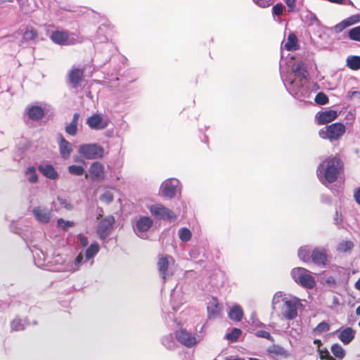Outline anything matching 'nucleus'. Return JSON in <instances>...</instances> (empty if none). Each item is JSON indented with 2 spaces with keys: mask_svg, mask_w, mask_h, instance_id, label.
<instances>
[{
  "mask_svg": "<svg viewBox=\"0 0 360 360\" xmlns=\"http://www.w3.org/2000/svg\"><path fill=\"white\" fill-rule=\"evenodd\" d=\"M324 167V178L328 183H333L338 179V174L343 167V163L340 158L335 156L327 158L321 164L317 172L321 167Z\"/></svg>",
  "mask_w": 360,
  "mask_h": 360,
  "instance_id": "obj_1",
  "label": "nucleus"
},
{
  "mask_svg": "<svg viewBox=\"0 0 360 360\" xmlns=\"http://www.w3.org/2000/svg\"><path fill=\"white\" fill-rule=\"evenodd\" d=\"M346 132V127L341 122H335L319 129V135L322 139L328 140L330 142L338 141Z\"/></svg>",
  "mask_w": 360,
  "mask_h": 360,
  "instance_id": "obj_2",
  "label": "nucleus"
},
{
  "mask_svg": "<svg viewBox=\"0 0 360 360\" xmlns=\"http://www.w3.org/2000/svg\"><path fill=\"white\" fill-rule=\"evenodd\" d=\"M291 276L294 281L302 286L309 289L314 288L316 281L309 271L302 267H296L291 271Z\"/></svg>",
  "mask_w": 360,
  "mask_h": 360,
  "instance_id": "obj_3",
  "label": "nucleus"
},
{
  "mask_svg": "<svg viewBox=\"0 0 360 360\" xmlns=\"http://www.w3.org/2000/svg\"><path fill=\"white\" fill-rule=\"evenodd\" d=\"M79 153L88 160L101 158L104 155V149L97 144H84L80 146Z\"/></svg>",
  "mask_w": 360,
  "mask_h": 360,
  "instance_id": "obj_4",
  "label": "nucleus"
},
{
  "mask_svg": "<svg viewBox=\"0 0 360 360\" xmlns=\"http://www.w3.org/2000/svg\"><path fill=\"white\" fill-rule=\"evenodd\" d=\"M174 336L179 343L188 348L195 346L199 342L195 335L183 328L176 330Z\"/></svg>",
  "mask_w": 360,
  "mask_h": 360,
  "instance_id": "obj_5",
  "label": "nucleus"
},
{
  "mask_svg": "<svg viewBox=\"0 0 360 360\" xmlns=\"http://www.w3.org/2000/svg\"><path fill=\"white\" fill-rule=\"evenodd\" d=\"M153 216L160 219L175 220L176 219L174 213L162 205H155L150 207Z\"/></svg>",
  "mask_w": 360,
  "mask_h": 360,
  "instance_id": "obj_6",
  "label": "nucleus"
},
{
  "mask_svg": "<svg viewBox=\"0 0 360 360\" xmlns=\"http://www.w3.org/2000/svg\"><path fill=\"white\" fill-rule=\"evenodd\" d=\"M115 222V219L113 216H107L98 223L97 233L101 239L105 240L108 237Z\"/></svg>",
  "mask_w": 360,
  "mask_h": 360,
  "instance_id": "obj_7",
  "label": "nucleus"
},
{
  "mask_svg": "<svg viewBox=\"0 0 360 360\" xmlns=\"http://www.w3.org/2000/svg\"><path fill=\"white\" fill-rule=\"evenodd\" d=\"M311 260L316 265L326 266L327 263V251L323 248H316L313 250Z\"/></svg>",
  "mask_w": 360,
  "mask_h": 360,
  "instance_id": "obj_8",
  "label": "nucleus"
},
{
  "mask_svg": "<svg viewBox=\"0 0 360 360\" xmlns=\"http://www.w3.org/2000/svg\"><path fill=\"white\" fill-rule=\"evenodd\" d=\"M86 124L92 129H103L108 126V121H103V117L99 114H94L86 120Z\"/></svg>",
  "mask_w": 360,
  "mask_h": 360,
  "instance_id": "obj_9",
  "label": "nucleus"
},
{
  "mask_svg": "<svg viewBox=\"0 0 360 360\" xmlns=\"http://www.w3.org/2000/svg\"><path fill=\"white\" fill-rule=\"evenodd\" d=\"M58 146L61 157L65 160L68 159L72 151V146L62 134L58 135Z\"/></svg>",
  "mask_w": 360,
  "mask_h": 360,
  "instance_id": "obj_10",
  "label": "nucleus"
},
{
  "mask_svg": "<svg viewBox=\"0 0 360 360\" xmlns=\"http://www.w3.org/2000/svg\"><path fill=\"white\" fill-rule=\"evenodd\" d=\"M337 117L338 113L335 110H329L318 113L316 120L318 124L322 125L335 120Z\"/></svg>",
  "mask_w": 360,
  "mask_h": 360,
  "instance_id": "obj_11",
  "label": "nucleus"
},
{
  "mask_svg": "<svg viewBox=\"0 0 360 360\" xmlns=\"http://www.w3.org/2000/svg\"><path fill=\"white\" fill-rule=\"evenodd\" d=\"M91 180H103L105 177L104 167L99 162H94L89 168Z\"/></svg>",
  "mask_w": 360,
  "mask_h": 360,
  "instance_id": "obj_12",
  "label": "nucleus"
},
{
  "mask_svg": "<svg viewBox=\"0 0 360 360\" xmlns=\"http://www.w3.org/2000/svg\"><path fill=\"white\" fill-rule=\"evenodd\" d=\"M285 309L283 312V316L288 320L295 319L297 315V301L296 300H285L284 302Z\"/></svg>",
  "mask_w": 360,
  "mask_h": 360,
  "instance_id": "obj_13",
  "label": "nucleus"
},
{
  "mask_svg": "<svg viewBox=\"0 0 360 360\" xmlns=\"http://www.w3.org/2000/svg\"><path fill=\"white\" fill-rule=\"evenodd\" d=\"M50 39L53 43L64 46L68 44L69 35L67 31L56 30L51 33Z\"/></svg>",
  "mask_w": 360,
  "mask_h": 360,
  "instance_id": "obj_14",
  "label": "nucleus"
},
{
  "mask_svg": "<svg viewBox=\"0 0 360 360\" xmlns=\"http://www.w3.org/2000/svg\"><path fill=\"white\" fill-rule=\"evenodd\" d=\"M84 77V70L77 68L72 69L68 75L69 81L74 87L77 86L82 82Z\"/></svg>",
  "mask_w": 360,
  "mask_h": 360,
  "instance_id": "obj_15",
  "label": "nucleus"
},
{
  "mask_svg": "<svg viewBox=\"0 0 360 360\" xmlns=\"http://www.w3.org/2000/svg\"><path fill=\"white\" fill-rule=\"evenodd\" d=\"M39 171L46 178L55 180L58 177V174L52 165H39Z\"/></svg>",
  "mask_w": 360,
  "mask_h": 360,
  "instance_id": "obj_16",
  "label": "nucleus"
},
{
  "mask_svg": "<svg viewBox=\"0 0 360 360\" xmlns=\"http://www.w3.org/2000/svg\"><path fill=\"white\" fill-rule=\"evenodd\" d=\"M208 318L212 319L217 316L221 311L219 300L216 297H212L207 307Z\"/></svg>",
  "mask_w": 360,
  "mask_h": 360,
  "instance_id": "obj_17",
  "label": "nucleus"
},
{
  "mask_svg": "<svg viewBox=\"0 0 360 360\" xmlns=\"http://www.w3.org/2000/svg\"><path fill=\"white\" fill-rule=\"evenodd\" d=\"M36 219L42 223H48L51 219V213L41 207H37L32 210Z\"/></svg>",
  "mask_w": 360,
  "mask_h": 360,
  "instance_id": "obj_18",
  "label": "nucleus"
},
{
  "mask_svg": "<svg viewBox=\"0 0 360 360\" xmlns=\"http://www.w3.org/2000/svg\"><path fill=\"white\" fill-rule=\"evenodd\" d=\"M355 337V330L351 327H347L341 330L338 335V338L344 345L350 343Z\"/></svg>",
  "mask_w": 360,
  "mask_h": 360,
  "instance_id": "obj_19",
  "label": "nucleus"
},
{
  "mask_svg": "<svg viewBox=\"0 0 360 360\" xmlns=\"http://www.w3.org/2000/svg\"><path fill=\"white\" fill-rule=\"evenodd\" d=\"M268 354L271 356L287 357L288 356V351L279 345H272L266 349Z\"/></svg>",
  "mask_w": 360,
  "mask_h": 360,
  "instance_id": "obj_20",
  "label": "nucleus"
},
{
  "mask_svg": "<svg viewBox=\"0 0 360 360\" xmlns=\"http://www.w3.org/2000/svg\"><path fill=\"white\" fill-rule=\"evenodd\" d=\"M27 115L32 120H39L44 116V109L38 105H32L28 108Z\"/></svg>",
  "mask_w": 360,
  "mask_h": 360,
  "instance_id": "obj_21",
  "label": "nucleus"
},
{
  "mask_svg": "<svg viewBox=\"0 0 360 360\" xmlns=\"http://www.w3.org/2000/svg\"><path fill=\"white\" fill-rule=\"evenodd\" d=\"M153 226V220L148 217H143L136 222V229L139 231H147Z\"/></svg>",
  "mask_w": 360,
  "mask_h": 360,
  "instance_id": "obj_22",
  "label": "nucleus"
},
{
  "mask_svg": "<svg viewBox=\"0 0 360 360\" xmlns=\"http://www.w3.org/2000/svg\"><path fill=\"white\" fill-rule=\"evenodd\" d=\"M79 118V114L75 112L73 115L71 122L65 127V131L67 134L75 136L77 133V123Z\"/></svg>",
  "mask_w": 360,
  "mask_h": 360,
  "instance_id": "obj_23",
  "label": "nucleus"
},
{
  "mask_svg": "<svg viewBox=\"0 0 360 360\" xmlns=\"http://www.w3.org/2000/svg\"><path fill=\"white\" fill-rule=\"evenodd\" d=\"M285 49L287 51H295L299 49L298 41L295 34L290 33L288 35L287 42L285 44Z\"/></svg>",
  "mask_w": 360,
  "mask_h": 360,
  "instance_id": "obj_24",
  "label": "nucleus"
},
{
  "mask_svg": "<svg viewBox=\"0 0 360 360\" xmlns=\"http://www.w3.org/2000/svg\"><path fill=\"white\" fill-rule=\"evenodd\" d=\"M243 316V311L239 305H234L229 311V317L235 321H240Z\"/></svg>",
  "mask_w": 360,
  "mask_h": 360,
  "instance_id": "obj_25",
  "label": "nucleus"
},
{
  "mask_svg": "<svg viewBox=\"0 0 360 360\" xmlns=\"http://www.w3.org/2000/svg\"><path fill=\"white\" fill-rule=\"evenodd\" d=\"M158 270L164 280L166 279L169 268V262L166 257H161L158 262Z\"/></svg>",
  "mask_w": 360,
  "mask_h": 360,
  "instance_id": "obj_26",
  "label": "nucleus"
},
{
  "mask_svg": "<svg viewBox=\"0 0 360 360\" xmlns=\"http://www.w3.org/2000/svg\"><path fill=\"white\" fill-rule=\"evenodd\" d=\"M176 186L171 181H166L162 186V193L165 196L173 198L176 195Z\"/></svg>",
  "mask_w": 360,
  "mask_h": 360,
  "instance_id": "obj_27",
  "label": "nucleus"
},
{
  "mask_svg": "<svg viewBox=\"0 0 360 360\" xmlns=\"http://www.w3.org/2000/svg\"><path fill=\"white\" fill-rule=\"evenodd\" d=\"M347 65L351 70H357L360 69V56H349L347 59Z\"/></svg>",
  "mask_w": 360,
  "mask_h": 360,
  "instance_id": "obj_28",
  "label": "nucleus"
},
{
  "mask_svg": "<svg viewBox=\"0 0 360 360\" xmlns=\"http://www.w3.org/2000/svg\"><path fill=\"white\" fill-rule=\"evenodd\" d=\"M311 252L307 246L301 247L298 250V257L303 262H307L311 260Z\"/></svg>",
  "mask_w": 360,
  "mask_h": 360,
  "instance_id": "obj_29",
  "label": "nucleus"
},
{
  "mask_svg": "<svg viewBox=\"0 0 360 360\" xmlns=\"http://www.w3.org/2000/svg\"><path fill=\"white\" fill-rule=\"evenodd\" d=\"M331 352L338 359H342L345 356L344 349L338 344H333L331 346Z\"/></svg>",
  "mask_w": 360,
  "mask_h": 360,
  "instance_id": "obj_30",
  "label": "nucleus"
},
{
  "mask_svg": "<svg viewBox=\"0 0 360 360\" xmlns=\"http://www.w3.org/2000/svg\"><path fill=\"white\" fill-rule=\"evenodd\" d=\"M25 174L28 176L27 179L30 183H37L38 181V175L36 172V168L33 166L27 167Z\"/></svg>",
  "mask_w": 360,
  "mask_h": 360,
  "instance_id": "obj_31",
  "label": "nucleus"
},
{
  "mask_svg": "<svg viewBox=\"0 0 360 360\" xmlns=\"http://www.w3.org/2000/svg\"><path fill=\"white\" fill-rule=\"evenodd\" d=\"M179 236L181 241L188 242L191 240L192 233L187 228H181L179 230Z\"/></svg>",
  "mask_w": 360,
  "mask_h": 360,
  "instance_id": "obj_32",
  "label": "nucleus"
},
{
  "mask_svg": "<svg viewBox=\"0 0 360 360\" xmlns=\"http://www.w3.org/2000/svg\"><path fill=\"white\" fill-rule=\"evenodd\" d=\"M242 331L240 329L234 328L231 333H228L226 335V338L227 340L231 342H236L239 337L241 335Z\"/></svg>",
  "mask_w": 360,
  "mask_h": 360,
  "instance_id": "obj_33",
  "label": "nucleus"
},
{
  "mask_svg": "<svg viewBox=\"0 0 360 360\" xmlns=\"http://www.w3.org/2000/svg\"><path fill=\"white\" fill-rule=\"evenodd\" d=\"M350 39L360 42V25L350 29L348 32Z\"/></svg>",
  "mask_w": 360,
  "mask_h": 360,
  "instance_id": "obj_34",
  "label": "nucleus"
},
{
  "mask_svg": "<svg viewBox=\"0 0 360 360\" xmlns=\"http://www.w3.org/2000/svg\"><path fill=\"white\" fill-rule=\"evenodd\" d=\"M99 250V247L97 243L91 244L86 250V257L89 259L94 257Z\"/></svg>",
  "mask_w": 360,
  "mask_h": 360,
  "instance_id": "obj_35",
  "label": "nucleus"
},
{
  "mask_svg": "<svg viewBox=\"0 0 360 360\" xmlns=\"http://www.w3.org/2000/svg\"><path fill=\"white\" fill-rule=\"evenodd\" d=\"M354 247V244L350 240H344L339 243L338 250L341 252H347L351 250Z\"/></svg>",
  "mask_w": 360,
  "mask_h": 360,
  "instance_id": "obj_36",
  "label": "nucleus"
},
{
  "mask_svg": "<svg viewBox=\"0 0 360 360\" xmlns=\"http://www.w3.org/2000/svg\"><path fill=\"white\" fill-rule=\"evenodd\" d=\"M68 172L75 175L80 176L84 172V167L80 165H70L68 167Z\"/></svg>",
  "mask_w": 360,
  "mask_h": 360,
  "instance_id": "obj_37",
  "label": "nucleus"
},
{
  "mask_svg": "<svg viewBox=\"0 0 360 360\" xmlns=\"http://www.w3.org/2000/svg\"><path fill=\"white\" fill-rule=\"evenodd\" d=\"M315 102L319 105H325L329 102L328 97L326 94L323 92H319L316 94L315 97Z\"/></svg>",
  "mask_w": 360,
  "mask_h": 360,
  "instance_id": "obj_38",
  "label": "nucleus"
},
{
  "mask_svg": "<svg viewBox=\"0 0 360 360\" xmlns=\"http://www.w3.org/2000/svg\"><path fill=\"white\" fill-rule=\"evenodd\" d=\"M329 330L330 325L326 321H322L316 326V328L314 329V332L321 333L323 332L328 331Z\"/></svg>",
  "mask_w": 360,
  "mask_h": 360,
  "instance_id": "obj_39",
  "label": "nucleus"
},
{
  "mask_svg": "<svg viewBox=\"0 0 360 360\" xmlns=\"http://www.w3.org/2000/svg\"><path fill=\"white\" fill-rule=\"evenodd\" d=\"M57 225L63 231H66L69 227H72L74 226V223L71 221H65L63 219L60 218L57 221Z\"/></svg>",
  "mask_w": 360,
  "mask_h": 360,
  "instance_id": "obj_40",
  "label": "nucleus"
},
{
  "mask_svg": "<svg viewBox=\"0 0 360 360\" xmlns=\"http://www.w3.org/2000/svg\"><path fill=\"white\" fill-rule=\"evenodd\" d=\"M255 335L258 338H265L271 342H274V338L271 335V334L269 332L266 330H257L255 333Z\"/></svg>",
  "mask_w": 360,
  "mask_h": 360,
  "instance_id": "obj_41",
  "label": "nucleus"
},
{
  "mask_svg": "<svg viewBox=\"0 0 360 360\" xmlns=\"http://www.w3.org/2000/svg\"><path fill=\"white\" fill-rule=\"evenodd\" d=\"M360 22V14H356L351 15L350 17L345 19L346 25L351 26L355 23Z\"/></svg>",
  "mask_w": 360,
  "mask_h": 360,
  "instance_id": "obj_42",
  "label": "nucleus"
},
{
  "mask_svg": "<svg viewBox=\"0 0 360 360\" xmlns=\"http://www.w3.org/2000/svg\"><path fill=\"white\" fill-rule=\"evenodd\" d=\"M11 327L12 330L15 331L21 330L24 328L23 324L21 323L20 319H14L11 323Z\"/></svg>",
  "mask_w": 360,
  "mask_h": 360,
  "instance_id": "obj_43",
  "label": "nucleus"
},
{
  "mask_svg": "<svg viewBox=\"0 0 360 360\" xmlns=\"http://www.w3.org/2000/svg\"><path fill=\"white\" fill-rule=\"evenodd\" d=\"M293 71L294 72L299 74L303 78H306L308 75L307 70L300 64H298Z\"/></svg>",
  "mask_w": 360,
  "mask_h": 360,
  "instance_id": "obj_44",
  "label": "nucleus"
},
{
  "mask_svg": "<svg viewBox=\"0 0 360 360\" xmlns=\"http://www.w3.org/2000/svg\"><path fill=\"white\" fill-rule=\"evenodd\" d=\"M284 6L282 4H276L273 6V13L276 16H281L283 12Z\"/></svg>",
  "mask_w": 360,
  "mask_h": 360,
  "instance_id": "obj_45",
  "label": "nucleus"
},
{
  "mask_svg": "<svg viewBox=\"0 0 360 360\" xmlns=\"http://www.w3.org/2000/svg\"><path fill=\"white\" fill-rule=\"evenodd\" d=\"M38 36L37 31L35 30H27L24 37L27 39L34 40Z\"/></svg>",
  "mask_w": 360,
  "mask_h": 360,
  "instance_id": "obj_46",
  "label": "nucleus"
},
{
  "mask_svg": "<svg viewBox=\"0 0 360 360\" xmlns=\"http://www.w3.org/2000/svg\"><path fill=\"white\" fill-rule=\"evenodd\" d=\"M113 195L112 193H110V191H107L105 193H104L101 196V200L102 201H104L106 203H110L111 202L112 200H113Z\"/></svg>",
  "mask_w": 360,
  "mask_h": 360,
  "instance_id": "obj_47",
  "label": "nucleus"
},
{
  "mask_svg": "<svg viewBox=\"0 0 360 360\" xmlns=\"http://www.w3.org/2000/svg\"><path fill=\"white\" fill-rule=\"evenodd\" d=\"M57 200H58L59 203L62 206H63L64 208H65L66 210H72V208H73L72 205L70 202H68L66 199H64V198L58 196L57 198Z\"/></svg>",
  "mask_w": 360,
  "mask_h": 360,
  "instance_id": "obj_48",
  "label": "nucleus"
},
{
  "mask_svg": "<svg viewBox=\"0 0 360 360\" xmlns=\"http://www.w3.org/2000/svg\"><path fill=\"white\" fill-rule=\"evenodd\" d=\"M317 351L319 354V356L321 360H323L324 359H326V358H328L329 356H330V353L326 348H324V349L320 348V349H317Z\"/></svg>",
  "mask_w": 360,
  "mask_h": 360,
  "instance_id": "obj_49",
  "label": "nucleus"
},
{
  "mask_svg": "<svg viewBox=\"0 0 360 360\" xmlns=\"http://www.w3.org/2000/svg\"><path fill=\"white\" fill-rule=\"evenodd\" d=\"M345 20H342L341 22L337 24L334 27V30L337 33H339L342 32L343 30H345L346 27H349L348 25H346Z\"/></svg>",
  "mask_w": 360,
  "mask_h": 360,
  "instance_id": "obj_50",
  "label": "nucleus"
},
{
  "mask_svg": "<svg viewBox=\"0 0 360 360\" xmlns=\"http://www.w3.org/2000/svg\"><path fill=\"white\" fill-rule=\"evenodd\" d=\"M330 3H334L340 5H349L353 6V3L351 0H327Z\"/></svg>",
  "mask_w": 360,
  "mask_h": 360,
  "instance_id": "obj_51",
  "label": "nucleus"
},
{
  "mask_svg": "<svg viewBox=\"0 0 360 360\" xmlns=\"http://www.w3.org/2000/svg\"><path fill=\"white\" fill-rule=\"evenodd\" d=\"M288 6V12H292L294 11V8L295 6L296 0H283Z\"/></svg>",
  "mask_w": 360,
  "mask_h": 360,
  "instance_id": "obj_52",
  "label": "nucleus"
},
{
  "mask_svg": "<svg viewBox=\"0 0 360 360\" xmlns=\"http://www.w3.org/2000/svg\"><path fill=\"white\" fill-rule=\"evenodd\" d=\"M77 238H78V239L79 240V243L82 245V246L86 247L88 245L89 240H88V238L86 236H84L82 234H79L77 236Z\"/></svg>",
  "mask_w": 360,
  "mask_h": 360,
  "instance_id": "obj_53",
  "label": "nucleus"
},
{
  "mask_svg": "<svg viewBox=\"0 0 360 360\" xmlns=\"http://www.w3.org/2000/svg\"><path fill=\"white\" fill-rule=\"evenodd\" d=\"M354 197V199H355L356 202L359 205H360V188H357L355 191Z\"/></svg>",
  "mask_w": 360,
  "mask_h": 360,
  "instance_id": "obj_54",
  "label": "nucleus"
},
{
  "mask_svg": "<svg viewBox=\"0 0 360 360\" xmlns=\"http://www.w3.org/2000/svg\"><path fill=\"white\" fill-rule=\"evenodd\" d=\"M82 259H83V255H82V253H79V254L77 256V257H76V259H75V264H80V263L82 262Z\"/></svg>",
  "mask_w": 360,
  "mask_h": 360,
  "instance_id": "obj_55",
  "label": "nucleus"
},
{
  "mask_svg": "<svg viewBox=\"0 0 360 360\" xmlns=\"http://www.w3.org/2000/svg\"><path fill=\"white\" fill-rule=\"evenodd\" d=\"M314 343L317 345V349L321 348V346L322 345L321 340L319 339H315L314 340Z\"/></svg>",
  "mask_w": 360,
  "mask_h": 360,
  "instance_id": "obj_56",
  "label": "nucleus"
},
{
  "mask_svg": "<svg viewBox=\"0 0 360 360\" xmlns=\"http://www.w3.org/2000/svg\"><path fill=\"white\" fill-rule=\"evenodd\" d=\"M356 95H359L360 96V92L359 91H352V92H349V96L352 98L354 96H355Z\"/></svg>",
  "mask_w": 360,
  "mask_h": 360,
  "instance_id": "obj_57",
  "label": "nucleus"
},
{
  "mask_svg": "<svg viewBox=\"0 0 360 360\" xmlns=\"http://www.w3.org/2000/svg\"><path fill=\"white\" fill-rule=\"evenodd\" d=\"M354 287L356 290L360 291V278L356 281Z\"/></svg>",
  "mask_w": 360,
  "mask_h": 360,
  "instance_id": "obj_58",
  "label": "nucleus"
},
{
  "mask_svg": "<svg viewBox=\"0 0 360 360\" xmlns=\"http://www.w3.org/2000/svg\"><path fill=\"white\" fill-rule=\"evenodd\" d=\"M333 304L338 305L339 304L338 299L336 297H333Z\"/></svg>",
  "mask_w": 360,
  "mask_h": 360,
  "instance_id": "obj_59",
  "label": "nucleus"
},
{
  "mask_svg": "<svg viewBox=\"0 0 360 360\" xmlns=\"http://www.w3.org/2000/svg\"><path fill=\"white\" fill-rule=\"evenodd\" d=\"M356 314L360 316V305L356 309Z\"/></svg>",
  "mask_w": 360,
  "mask_h": 360,
  "instance_id": "obj_60",
  "label": "nucleus"
},
{
  "mask_svg": "<svg viewBox=\"0 0 360 360\" xmlns=\"http://www.w3.org/2000/svg\"><path fill=\"white\" fill-rule=\"evenodd\" d=\"M225 360H243V359H241L240 358H236V359H230V358H226Z\"/></svg>",
  "mask_w": 360,
  "mask_h": 360,
  "instance_id": "obj_61",
  "label": "nucleus"
},
{
  "mask_svg": "<svg viewBox=\"0 0 360 360\" xmlns=\"http://www.w3.org/2000/svg\"><path fill=\"white\" fill-rule=\"evenodd\" d=\"M102 214H99L98 216L97 217V219H98L100 217H101Z\"/></svg>",
  "mask_w": 360,
  "mask_h": 360,
  "instance_id": "obj_62",
  "label": "nucleus"
},
{
  "mask_svg": "<svg viewBox=\"0 0 360 360\" xmlns=\"http://www.w3.org/2000/svg\"><path fill=\"white\" fill-rule=\"evenodd\" d=\"M13 0H4V1H9V2H13Z\"/></svg>",
  "mask_w": 360,
  "mask_h": 360,
  "instance_id": "obj_63",
  "label": "nucleus"
},
{
  "mask_svg": "<svg viewBox=\"0 0 360 360\" xmlns=\"http://www.w3.org/2000/svg\"><path fill=\"white\" fill-rule=\"evenodd\" d=\"M250 360H259V359H255V358H251V359H250Z\"/></svg>",
  "mask_w": 360,
  "mask_h": 360,
  "instance_id": "obj_64",
  "label": "nucleus"
}]
</instances>
